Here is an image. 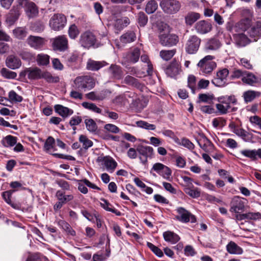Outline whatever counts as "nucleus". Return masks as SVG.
<instances>
[{
  "label": "nucleus",
  "instance_id": "obj_23",
  "mask_svg": "<svg viewBox=\"0 0 261 261\" xmlns=\"http://www.w3.org/2000/svg\"><path fill=\"white\" fill-rule=\"evenodd\" d=\"M261 95V93L259 91L254 90H248L245 91L242 95L245 103H247L252 101L257 97H259Z\"/></svg>",
  "mask_w": 261,
  "mask_h": 261
},
{
  "label": "nucleus",
  "instance_id": "obj_32",
  "mask_svg": "<svg viewBox=\"0 0 261 261\" xmlns=\"http://www.w3.org/2000/svg\"><path fill=\"white\" fill-rule=\"evenodd\" d=\"M109 72L116 79H120L122 77L123 73L119 66L116 65H112L109 69Z\"/></svg>",
  "mask_w": 261,
  "mask_h": 261
},
{
  "label": "nucleus",
  "instance_id": "obj_44",
  "mask_svg": "<svg viewBox=\"0 0 261 261\" xmlns=\"http://www.w3.org/2000/svg\"><path fill=\"white\" fill-rule=\"evenodd\" d=\"M55 140L54 138L51 136L48 137L44 145V150L49 153H51V150L54 148Z\"/></svg>",
  "mask_w": 261,
  "mask_h": 261
},
{
  "label": "nucleus",
  "instance_id": "obj_38",
  "mask_svg": "<svg viewBox=\"0 0 261 261\" xmlns=\"http://www.w3.org/2000/svg\"><path fill=\"white\" fill-rule=\"evenodd\" d=\"M59 226L64 230L68 234L74 236L75 231L71 228L70 225L63 220H60L58 222Z\"/></svg>",
  "mask_w": 261,
  "mask_h": 261
},
{
  "label": "nucleus",
  "instance_id": "obj_41",
  "mask_svg": "<svg viewBox=\"0 0 261 261\" xmlns=\"http://www.w3.org/2000/svg\"><path fill=\"white\" fill-rule=\"evenodd\" d=\"M36 62L39 66H46L49 63V56L44 54H39L36 58Z\"/></svg>",
  "mask_w": 261,
  "mask_h": 261
},
{
  "label": "nucleus",
  "instance_id": "obj_49",
  "mask_svg": "<svg viewBox=\"0 0 261 261\" xmlns=\"http://www.w3.org/2000/svg\"><path fill=\"white\" fill-rule=\"evenodd\" d=\"M19 56L22 60L30 61L35 59L34 55L28 49H22L18 53Z\"/></svg>",
  "mask_w": 261,
  "mask_h": 261
},
{
  "label": "nucleus",
  "instance_id": "obj_4",
  "mask_svg": "<svg viewBox=\"0 0 261 261\" xmlns=\"http://www.w3.org/2000/svg\"><path fill=\"white\" fill-rule=\"evenodd\" d=\"M247 203L248 200L246 198L239 196H234L230 201L229 211L236 214L243 213L245 210Z\"/></svg>",
  "mask_w": 261,
  "mask_h": 261
},
{
  "label": "nucleus",
  "instance_id": "obj_16",
  "mask_svg": "<svg viewBox=\"0 0 261 261\" xmlns=\"http://www.w3.org/2000/svg\"><path fill=\"white\" fill-rule=\"evenodd\" d=\"M195 28L198 34H205L211 31L212 25L207 21L201 20L196 24Z\"/></svg>",
  "mask_w": 261,
  "mask_h": 261
},
{
  "label": "nucleus",
  "instance_id": "obj_22",
  "mask_svg": "<svg viewBox=\"0 0 261 261\" xmlns=\"http://www.w3.org/2000/svg\"><path fill=\"white\" fill-rule=\"evenodd\" d=\"M226 249L231 254L241 255L243 253V249L232 241L227 244Z\"/></svg>",
  "mask_w": 261,
  "mask_h": 261
},
{
  "label": "nucleus",
  "instance_id": "obj_35",
  "mask_svg": "<svg viewBox=\"0 0 261 261\" xmlns=\"http://www.w3.org/2000/svg\"><path fill=\"white\" fill-rule=\"evenodd\" d=\"M236 135L241 137L244 141L246 142H252L253 139V136L252 134L246 131L242 128H241Z\"/></svg>",
  "mask_w": 261,
  "mask_h": 261
},
{
  "label": "nucleus",
  "instance_id": "obj_26",
  "mask_svg": "<svg viewBox=\"0 0 261 261\" xmlns=\"http://www.w3.org/2000/svg\"><path fill=\"white\" fill-rule=\"evenodd\" d=\"M221 45L220 41L217 38H211L205 43V49L208 50H216L219 49Z\"/></svg>",
  "mask_w": 261,
  "mask_h": 261
},
{
  "label": "nucleus",
  "instance_id": "obj_17",
  "mask_svg": "<svg viewBox=\"0 0 261 261\" xmlns=\"http://www.w3.org/2000/svg\"><path fill=\"white\" fill-rule=\"evenodd\" d=\"M163 237L165 242L171 244H175L180 239V237L177 233L170 230L164 232Z\"/></svg>",
  "mask_w": 261,
  "mask_h": 261
},
{
  "label": "nucleus",
  "instance_id": "obj_33",
  "mask_svg": "<svg viewBox=\"0 0 261 261\" xmlns=\"http://www.w3.org/2000/svg\"><path fill=\"white\" fill-rule=\"evenodd\" d=\"M140 55V50L138 48H135L126 55V58L127 61L135 63L138 61Z\"/></svg>",
  "mask_w": 261,
  "mask_h": 261
},
{
  "label": "nucleus",
  "instance_id": "obj_25",
  "mask_svg": "<svg viewBox=\"0 0 261 261\" xmlns=\"http://www.w3.org/2000/svg\"><path fill=\"white\" fill-rule=\"evenodd\" d=\"M103 162L107 171L112 173L116 168L117 163L110 156H106L103 158Z\"/></svg>",
  "mask_w": 261,
  "mask_h": 261
},
{
  "label": "nucleus",
  "instance_id": "obj_21",
  "mask_svg": "<svg viewBox=\"0 0 261 261\" xmlns=\"http://www.w3.org/2000/svg\"><path fill=\"white\" fill-rule=\"evenodd\" d=\"M6 63L8 67L12 69L19 68L21 65L20 60L17 57L13 55L9 56L7 57Z\"/></svg>",
  "mask_w": 261,
  "mask_h": 261
},
{
  "label": "nucleus",
  "instance_id": "obj_64",
  "mask_svg": "<svg viewBox=\"0 0 261 261\" xmlns=\"http://www.w3.org/2000/svg\"><path fill=\"white\" fill-rule=\"evenodd\" d=\"M245 214L247 220L256 221L261 219V213L259 212H248Z\"/></svg>",
  "mask_w": 261,
  "mask_h": 261
},
{
  "label": "nucleus",
  "instance_id": "obj_19",
  "mask_svg": "<svg viewBox=\"0 0 261 261\" xmlns=\"http://www.w3.org/2000/svg\"><path fill=\"white\" fill-rule=\"evenodd\" d=\"M240 153L244 156L248 158L252 161L256 160L257 157L261 159V149H244L240 151Z\"/></svg>",
  "mask_w": 261,
  "mask_h": 261
},
{
  "label": "nucleus",
  "instance_id": "obj_51",
  "mask_svg": "<svg viewBox=\"0 0 261 261\" xmlns=\"http://www.w3.org/2000/svg\"><path fill=\"white\" fill-rule=\"evenodd\" d=\"M86 126L88 131L91 133H95L97 129V126L95 122L92 119L85 120Z\"/></svg>",
  "mask_w": 261,
  "mask_h": 261
},
{
  "label": "nucleus",
  "instance_id": "obj_14",
  "mask_svg": "<svg viewBox=\"0 0 261 261\" xmlns=\"http://www.w3.org/2000/svg\"><path fill=\"white\" fill-rule=\"evenodd\" d=\"M160 41L162 45L165 46H172L176 45L178 42V37L175 34H161L160 36Z\"/></svg>",
  "mask_w": 261,
  "mask_h": 261
},
{
  "label": "nucleus",
  "instance_id": "obj_60",
  "mask_svg": "<svg viewBox=\"0 0 261 261\" xmlns=\"http://www.w3.org/2000/svg\"><path fill=\"white\" fill-rule=\"evenodd\" d=\"M185 192L190 196L193 198H196L200 196V192L198 188L192 189L190 188H186Z\"/></svg>",
  "mask_w": 261,
  "mask_h": 261
},
{
  "label": "nucleus",
  "instance_id": "obj_47",
  "mask_svg": "<svg viewBox=\"0 0 261 261\" xmlns=\"http://www.w3.org/2000/svg\"><path fill=\"white\" fill-rule=\"evenodd\" d=\"M41 78L44 79L48 83H57L59 81L58 76H54L47 71H42Z\"/></svg>",
  "mask_w": 261,
  "mask_h": 261
},
{
  "label": "nucleus",
  "instance_id": "obj_13",
  "mask_svg": "<svg viewBox=\"0 0 261 261\" xmlns=\"http://www.w3.org/2000/svg\"><path fill=\"white\" fill-rule=\"evenodd\" d=\"M46 40L42 37L30 35L27 40L26 43L31 48L36 50L41 49L46 43Z\"/></svg>",
  "mask_w": 261,
  "mask_h": 261
},
{
  "label": "nucleus",
  "instance_id": "obj_3",
  "mask_svg": "<svg viewBox=\"0 0 261 261\" xmlns=\"http://www.w3.org/2000/svg\"><path fill=\"white\" fill-rule=\"evenodd\" d=\"M95 86L94 80L89 75H83L76 77L72 84V87L78 90H90Z\"/></svg>",
  "mask_w": 261,
  "mask_h": 261
},
{
  "label": "nucleus",
  "instance_id": "obj_31",
  "mask_svg": "<svg viewBox=\"0 0 261 261\" xmlns=\"http://www.w3.org/2000/svg\"><path fill=\"white\" fill-rule=\"evenodd\" d=\"M13 35L19 40H23L28 34L27 30L23 27H17L13 30Z\"/></svg>",
  "mask_w": 261,
  "mask_h": 261
},
{
  "label": "nucleus",
  "instance_id": "obj_15",
  "mask_svg": "<svg viewBox=\"0 0 261 261\" xmlns=\"http://www.w3.org/2000/svg\"><path fill=\"white\" fill-rule=\"evenodd\" d=\"M242 82L250 86H256L261 84V78L252 72L246 71L242 79Z\"/></svg>",
  "mask_w": 261,
  "mask_h": 261
},
{
  "label": "nucleus",
  "instance_id": "obj_43",
  "mask_svg": "<svg viewBox=\"0 0 261 261\" xmlns=\"http://www.w3.org/2000/svg\"><path fill=\"white\" fill-rule=\"evenodd\" d=\"M2 144L6 147L13 146L17 143V138L15 137L8 135L5 137L2 141Z\"/></svg>",
  "mask_w": 261,
  "mask_h": 261
},
{
  "label": "nucleus",
  "instance_id": "obj_24",
  "mask_svg": "<svg viewBox=\"0 0 261 261\" xmlns=\"http://www.w3.org/2000/svg\"><path fill=\"white\" fill-rule=\"evenodd\" d=\"M55 110L59 115L63 117H67L71 115L73 113L72 110L60 105H56L55 106Z\"/></svg>",
  "mask_w": 261,
  "mask_h": 261
},
{
  "label": "nucleus",
  "instance_id": "obj_34",
  "mask_svg": "<svg viewBox=\"0 0 261 261\" xmlns=\"http://www.w3.org/2000/svg\"><path fill=\"white\" fill-rule=\"evenodd\" d=\"M28 77L30 79H41L42 71L39 68L29 69L27 71Z\"/></svg>",
  "mask_w": 261,
  "mask_h": 261
},
{
  "label": "nucleus",
  "instance_id": "obj_2",
  "mask_svg": "<svg viewBox=\"0 0 261 261\" xmlns=\"http://www.w3.org/2000/svg\"><path fill=\"white\" fill-rule=\"evenodd\" d=\"M215 57L211 55H207L201 59L197 64L200 72L204 75L210 74L214 69L217 64L213 61Z\"/></svg>",
  "mask_w": 261,
  "mask_h": 261
},
{
  "label": "nucleus",
  "instance_id": "obj_12",
  "mask_svg": "<svg viewBox=\"0 0 261 261\" xmlns=\"http://www.w3.org/2000/svg\"><path fill=\"white\" fill-rule=\"evenodd\" d=\"M164 70L168 76L175 79L178 77V75L181 72L179 63L175 60L172 61Z\"/></svg>",
  "mask_w": 261,
  "mask_h": 261
},
{
  "label": "nucleus",
  "instance_id": "obj_36",
  "mask_svg": "<svg viewBox=\"0 0 261 261\" xmlns=\"http://www.w3.org/2000/svg\"><path fill=\"white\" fill-rule=\"evenodd\" d=\"M14 191L15 190H9L5 191L2 193V196L7 203L10 205L12 207L16 209L18 207L17 205L13 203L11 200L12 195Z\"/></svg>",
  "mask_w": 261,
  "mask_h": 261
},
{
  "label": "nucleus",
  "instance_id": "obj_39",
  "mask_svg": "<svg viewBox=\"0 0 261 261\" xmlns=\"http://www.w3.org/2000/svg\"><path fill=\"white\" fill-rule=\"evenodd\" d=\"M157 76L156 74L153 70V65L148 60V84L153 85L155 83V78Z\"/></svg>",
  "mask_w": 261,
  "mask_h": 261
},
{
  "label": "nucleus",
  "instance_id": "obj_29",
  "mask_svg": "<svg viewBox=\"0 0 261 261\" xmlns=\"http://www.w3.org/2000/svg\"><path fill=\"white\" fill-rule=\"evenodd\" d=\"M136 36L134 31H129L123 34L120 37V41L122 43L126 44L131 43L136 40Z\"/></svg>",
  "mask_w": 261,
  "mask_h": 261
},
{
  "label": "nucleus",
  "instance_id": "obj_11",
  "mask_svg": "<svg viewBox=\"0 0 261 261\" xmlns=\"http://www.w3.org/2000/svg\"><path fill=\"white\" fill-rule=\"evenodd\" d=\"M229 70L226 68L220 70L217 72L216 77L212 80V83L216 87H224L227 84V77Z\"/></svg>",
  "mask_w": 261,
  "mask_h": 261
},
{
  "label": "nucleus",
  "instance_id": "obj_28",
  "mask_svg": "<svg viewBox=\"0 0 261 261\" xmlns=\"http://www.w3.org/2000/svg\"><path fill=\"white\" fill-rule=\"evenodd\" d=\"M19 13L18 10L12 9L6 18V22L9 26L13 25L18 19Z\"/></svg>",
  "mask_w": 261,
  "mask_h": 261
},
{
  "label": "nucleus",
  "instance_id": "obj_48",
  "mask_svg": "<svg viewBox=\"0 0 261 261\" xmlns=\"http://www.w3.org/2000/svg\"><path fill=\"white\" fill-rule=\"evenodd\" d=\"M175 53V49L162 50L160 53V56L163 60L168 61L173 57Z\"/></svg>",
  "mask_w": 261,
  "mask_h": 261
},
{
  "label": "nucleus",
  "instance_id": "obj_56",
  "mask_svg": "<svg viewBox=\"0 0 261 261\" xmlns=\"http://www.w3.org/2000/svg\"><path fill=\"white\" fill-rule=\"evenodd\" d=\"M171 174V170L168 167L164 165L163 168L159 174L167 180L171 181L172 179Z\"/></svg>",
  "mask_w": 261,
  "mask_h": 261
},
{
  "label": "nucleus",
  "instance_id": "obj_57",
  "mask_svg": "<svg viewBox=\"0 0 261 261\" xmlns=\"http://www.w3.org/2000/svg\"><path fill=\"white\" fill-rule=\"evenodd\" d=\"M245 20H241L233 26L234 32H241L247 30L248 25L245 24Z\"/></svg>",
  "mask_w": 261,
  "mask_h": 261
},
{
  "label": "nucleus",
  "instance_id": "obj_42",
  "mask_svg": "<svg viewBox=\"0 0 261 261\" xmlns=\"http://www.w3.org/2000/svg\"><path fill=\"white\" fill-rule=\"evenodd\" d=\"M200 18V14L196 12L189 13L185 17L186 23L189 25H192L196 21Z\"/></svg>",
  "mask_w": 261,
  "mask_h": 261
},
{
  "label": "nucleus",
  "instance_id": "obj_27",
  "mask_svg": "<svg viewBox=\"0 0 261 261\" xmlns=\"http://www.w3.org/2000/svg\"><path fill=\"white\" fill-rule=\"evenodd\" d=\"M27 16L29 18H33L36 16L38 14V10L36 5L33 2H31L24 8Z\"/></svg>",
  "mask_w": 261,
  "mask_h": 261
},
{
  "label": "nucleus",
  "instance_id": "obj_55",
  "mask_svg": "<svg viewBox=\"0 0 261 261\" xmlns=\"http://www.w3.org/2000/svg\"><path fill=\"white\" fill-rule=\"evenodd\" d=\"M9 100L12 102H20L23 100V98L21 96L17 94L14 91L11 90L9 92Z\"/></svg>",
  "mask_w": 261,
  "mask_h": 261
},
{
  "label": "nucleus",
  "instance_id": "obj_10",
  "mask_svg": "<svg viewBox=\"0 0 261 261\" xmlns=\"http://www.w3.org/2000/svg\"><path fill=\"white\" fill-rule=\"evenodd\" d=\"M53 47L55 50L64 51L68 48V41L65 35H60L52 39Z\"/></svg>",
  "mask_w": 261,
  "mask_h": 261
},
{
  "label": "nucleus",
  "instance_id": "obj_18",
  "mask_svg": "<svg viewBox=\"0 0 261 261\" xmlns=\"http://www.w3.org/2000/svg\"><path fill=\"white\" fill-rule=\"evenodd\" d=\"M233 38L237 46L239 47H245L250 42L247 36L242 33L233 35Z\"/></svg>",
  "mask_w": 261,
  "mask_h": 261
},
{
  "label": "nucleus",
  "instance_id": "obj_45",
  "mask_svg": "<svg viewBox=\"0 0 261 261\" xmlns=\"http://www.w3.org/2000/svg\"><path fill=\"white\" fill-rule=\"evenodd\" d=\"M137 151L140 154V160L143 164H145L147 162V148L139 145L137 147Z\"/></svg>",
  "mask_w": 261,
  "mask_h": 261
},
{
  "label": "nucleus",
  "instance_id": "obj_30",
  "mask_svg": "<svg viewBox=\"0 0 261 261\" xmlns=\"http://www.w3.org/2000/svg\"><path fill=\"white\" fill-rule=\"evenodd\" d=\"M56 196L59 201L64 204L73 200L74 197L72 194H65V193L61 190L57 191Z\"/></svg>",
  "mask_w": 261,
  "mask_h": 261
},
{
  "label": "nucleus",
  "instance_id": "obj_53",
  "mask_svg": "<svg viewBox=\"0 0 261 261\" xmlns=\"http://www.w3.org/2000/svg\"><path fill=\"white\" fill-rule=\"evenodd\" d=\"M246 70L234 68L230 74V78L232 80L241 79L242 81Z\"/></svg>",
  "mask_w": 261,
  "mask_h": 261
},
{
  "label": "nucleus",
  "instance_id": "obj_58",
  "mask_svg": "<svg viewBox=\"0 0 261 261\" xmlns=\"http://www.w3.org/2000/svg\"><path fill=\"white\" fill-rule=\"evenodd\" d=\"M197 142L200 147L204 150H207L208 147L213 145L212 142L205 137L198 140Z\"/></svg>",
  "mask_w": 261,
  "mask_h": 261
},
{
  "label": "nucleus",
  "instance_id": "obj_63",
  "mask_svg": "<svg viewBox=\"0 0 261 261\" xmlns=\"http://www.w3.org/2000/svg\"><path fill=\"white\" fill-rule=\"evenodd\" d=\"M188 87L191 89L193 93H195L196 90V77L193 75H190L188 79Z\"/></svg>",
  "mask_w": 261,
  "mask_h": 261
},
{
  "label": "nucleus",
  "instance_id": "obj_61",
  "mask_svg": "<svg viewBox=\"0 0 261 261\" xmlns=\"http://www.w3.org/2000/svg\"><path fill=\"white\" fill-rule=\"evenodd\" d=\"M239 64L248 70H252L253 69V65L251 63L250 60L245 58H239Z\"/></svg>",
  "mask_w": 261,
  "mask_h": 261
},
{
  "label": "nucleus",
  "instance_id": "obj_40",
  "mask_svg": "<svg viewBox=\"0 0 261 261\" xmlns=\"http://www.w3.org/2000/svg\"><path fill=\"white\" fill-rule=\"evenodd\" d=\"M100 200V205L105 210L114 213L117 216L120 215V212L114 208L107 200L105 199H101Z\"/></svg>",
  "mask_w": 261,
  "mask_h": 261
},
{
  "label": "nucleus",
  "instance_id": "obj_9",
  "mask_svg": "<svg viewBox=\"0 0 261 261\" xmlns=\"http://www.w3.org/2000/svg\"><path fill=\"white\" fill-rule=\"evenodd\" d=\"M95 42V36L90 31H86L83 33L80 36L79 43L85 48H90L93 46Z\"/></svg>",
  "mask_w": 261,
  "mask_h": 261
},
{
  "label": "nucleus",
  "instance_id": "obj_52",
  "mask_svg": "<svg viewBox=\"0 0 261 261\" xmlns=\"http://www.w3.org/2000/svg\"><path fill=\"white\" fill-rule=\"evenodd\" d=\"M82 106L85 109L90 110L93 112L100 114L101 113V110L98 108L97 106L93 103L88 102H83Z\"/></svg>",
  "mask_w": 261,
  "mask_h": 261
},
{
  "label": "nucleus",
  "instance_id": "obj_20",
  "mask_svg": "<svg viewBox=\"0 0 261 261\" xmlns=\"http://www.w3.org/2000/svg\"><path fill=\"white\" fill-rule=\"evenodd\" d=\"M247 33L254 40L261 37V20L257 21L254 26L248 30Z\"/></svg>",
  "mask_w": 261,
  "mask_h": 261
},
{
  "label": "nucleus",
  "instance_id": "obj_8",
  "mask_svg": "<svg viewBox=\"0 0 261 261\" xmlns=\"http://www.w3.org/2000/svg\"><path fill=\"white\" fill-rule=\"evenodd\" d=\"M66 22V18L64 15L57 14L51 17L49 20V25L53 30L59 31L65 27Z\"/></svg>",
  "mask_w": 261,
  "mask_h": 261
},
{
  "label": "nucleus",
  "instance_id": "obj_62",
  "mask_svg": "<svg viewBox=\"0 0 261 261\" xmlns=\"http://www.w3.org/2000/svg\"><path fill=\"white\" fill-rule=\"evenodd\" d=\"M174 158L175 159V165L177 167L180 168H183L185 167L186 161L184 157L179 155H174Z\"/></svg>",
  "mask_w": 261,
  "mask_h": 261
},
{
  "label": "nucleus",
  "instance_id": "obj_46",
  "mask_svg": "<svg viewBox=\"0 0 261 261\" xmlns=\"http://www.w3.org/2000/svg\"><path fill=\"white\" fill-rule=\"evenodd\" d=\"M80 34V31L77 27L73 24L71 25L68 30V34L69 38L71 39H75Z\"/></svg>",
  "mask_w": 261,
  "mask_h": 261
},
{
  "label": "nucleus",
  "instance_id": "obj_1",
  "mask_svg": "<svg viewBox=\"0 0 261 261\" xmlns=\"http://www.w3.org/2000/svg\"><path fill=\"white\" fill-rule=\"evenodd\" d=\"M237 99L234 96H229L220 97L219 99V103L216 104V107L221 114L236 112L238 108L233 107L232 104L237 103Z\"/></svg>",
  "mask_w": 261,
  "mask_h": 261
},
{
  "label": "nucleus",
  "instance_id": "obj_37",
  "mask_svg": "<svg viewBox=\"0 0 261 261\" xmlns=\"http://www.w3.org/2000/svg\"><path fill=\"white\" fill-rule=\"evenodd\" d=\"M104 66L103 62L95 61L92 60H89L87 64V69L93 71L98 70Z\"/></svg>",
  "mask_w": 261,
  "mask_h": 261
},
{
  "label": "nucleus",
  "instance_id": "obj_6",
  "mask_svg": "<svg viewBox=\"0 0 261 261\" xmlns=\"http://www.w3.org/2000/svg\"><path fill=\"white\" fill-rule=\"evenodd\" d=\"M201 44V39L196 35L190 36L185 46L186 52L190 55L195 54L198 50Z\"/></svg>",
  "mask_w": 261,
  "mask_h": 261
},
{
  "label": "nucleus",
  "instance_id": "obj_54",
  "mask_svg": "<svg viewBox=\"0 0 261 261\" xmlns=\"http://www.w3.org/2000/svg\"><path fill=\"white\" fill-rule=\"evenodd\" d=\"M79 141L82 144V147L85 149H87L93 145L92 141L85 135L80 136Z\"/></svg>",
  "mask_w": 261,
  "mask_h": 261
},
{
  "label": "nucleus",
  "instance_id": "obj_7",
  "mask_svg": "<svg viewBox=\"0 0 261 261\" xmlns=\"http://www.w3.org/2000/svg\"><path fill=\"white\" fill-rule=\"evenodd\" d=\"M160 6L165 13L171 14L177 13L181 6L177 0H162Z\"/></svg>",
  "mask_w": 261,
  "mask_h": 261
},
{
  "label": "nucleus",
  "instance_id": "obj_50",
  "mask_svg": "<svg viewBox=\"0 0 261 261\" xmlns=\"http://www.w3.org/2000/svg\"><path fill=\"white\" fill-rule=\"evenodd\" d=\"M86 97L92 100H100L105 98V95L101 93L91 92L86 94Z\"/></svg>",
  "mask_w": 261,
  "mask_h": 261
},
{
  "label": "nucleus",
  "instance_id": "obj_5",
  "mask_svg": "<svg viewBox=\"0 0 261 261\" xmlns=\"http://www.w3.org/2000/svg\"><path fill=\"white\" fill-rule=\"evenodd\" d=\"M177 215L175 216V219L178 221L187 223L190 222L195 223L197 221L196 217L191 212L182 207H178L176 210Z\"/></svg>",
  "mask_w": 261,
  "mask_h": 261
},
{
  "label": "nucleus",
  "instance_id": "obj_59",
  "mask_svg": "<svg viewBox=\"0 0 261 261\" xmlns=\"http://www.w3.org/2000/svg\"><path fill=\"white\" fill-rule=\"evenodd\" d=\"M1 73L3 76L7 79H13L17 76V74L15 72L10 71L5 68H3L1 69Z\"/></svg>",
  "mask_w": 261,
  "mask_h": 261
}]
</instances>
